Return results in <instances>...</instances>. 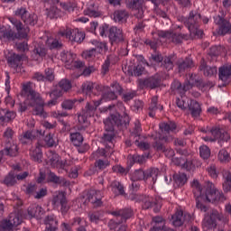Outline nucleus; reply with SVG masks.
Segmentation results:
<instances>
[{"label": "nucleus", "instance_id": "1", "mask_svg": "<svg viewBox=\"0 0 231 231\" xmlns=\"http://www.w3.org/2000/svg\"><path fill=\"white\" fill-rule=\"evenodd\" d=\"M191 188L196 199V208L201 212H208V207L203 203H214L225 199L223 192L216 189L212 182H207L204 186H201L199 180H193Z\"/></svg>", "mask_w": 231, "mask_h": 231}, {"label": "nucleus", "instance_id": "2", "mask_svg": "<svg viewBox=\"0 0 231 231\" xmlns=\"http://www.w3.org/2000/svg\"><path fill=\"white\" fill-rule=\"evenodd\" d=\"M129 122H131V119L127 113H124L123 116H120V114H111L103 121L105 132L101 137V143H103L106 149H113V147H115L113 141L115 140V136H116L115 127H117L119 131L127 129Z\"/></svg>", "mask_w": 231, "mask_h": 231}, {"label": "nucleus", "instance_id": "3", "mask_svg": "<svg viewBox=\"0 0 231 231\" xmlns=\"http://www.w3.org/2000/svg\"><path fill=\"white\" fill-rule=\"evenodd\" d=\"M10 23L14 26L17 32L12 29H3L0 31V39L5 41H15V39H28L30 27H25L21 20L10 17Z\"/></svg>", "mask_w": 231, "mask_h": 231}, {"label": "nucleus", "instance_id": "4", "mask_svg": "<svg viewBox=\"0 0 231 231\" xmlns=\"http://www.w3.org/2000/svg\"><path fill=\"white\" fill-rule=\"evenodd\" d=\"M23 91L27 97L28 106L34 107L33 115L42 116V115H44V106H46V103H44V99L41 94L32 88V83L23 85Z\"/></svg>", "mask_w": 231, "mask_h": 231}, {"label": "nucleus", "instance_id": "5", "mask_svg": "<svg viewBox=\"0 0 231 231\" xmlns=\"http://www.w3.org/2000/svg\"><path fill=\"white\" fill-rule=\"evenodd\" d=\"M131 201H135V203H143L142 207L143 210H149L150 208L153 209L155 214H158L162 210V199L160 197H152L150 195L143 194H131Z\"/></svg>", "mask_w": 231, "mask_h": 231}, {"label": "nucleus", "instance_id": "6", "mask_svg": "<svg viewBox=\"0 0 231 231\" xmlns=\"http://www.w3.org/2000/svg\"><path fill=\"white\" fill-rule=\"evenodd\" d=\"M200 133L207 134L202 137L204 142H228L230 140V134H228L225 130L217 126H204L200 128Z\"/></svg>", "mask_w": 231, "mask_h": 231}, {"label": "nucleus", "instance_id": "7", "mask_svg": "<svg viewBox=\"0 0 231 231\" xmlns=\"http://www.w3.org/2000/svg\"><path fill=\"white\" fill-rule=\"evenodd\" d=\"M14 15L23 21L25 28H28V26H35L39 21L37 14L30 13L26 7H18L14 11Z\"/></svg>", "mask_w": 231, "mask_h": 231}, {"label": "nucleus", "instance_id": "8", "mask_svg": "<svg viewBox=\"0 0 231 231\" xmlns=\"http://www.w3.org/2000/svg\"><path fill=\"white\" fill-rule=\"evenodd\" d=\"M58 34L60 35V37L69 39L72 44L73 42L81 44L84 39H86V33L80 32L79 29L67 28L66 30L60 31Z\"/></svg>", "mask_w": 231, "mask_h": 231}, {"label": "nucleus", "instance_id": "9", "mask_svg": "<svg viewBox=\"0 0 231 231\" xmlns=\"http://www.w3.org/2000/svg\"><path fill=\"white\" fill-rule=\"evenodd\" d=\"M158 37L166 39V41L173 42V44H181L183 41H189V34H177L172 31H159Z\"/></svg>", "mask_w": 231, "mask_h": 231}, {"label": "nucleus", "instance_id": "10", "mask_svg": "<svg viewBox=\"0 0 231 231\" xmlns=\"http://www.w3.org/2000/svg\"><path fill=\"white\" fill-rule=\"evenodd\" d=\"M108 41L111 46H115V44H124V42H125L124 30L116 26L110 27L108 29Z\"/></svg>", "mask_w": 231, "mask_h": 231}, {"label": "nucleus", "instance_id": "11", "mask_svg": "<svg viewBox=\"0 0 231 231\" xmlns=\"http://www.w3.org/2000/svg\"><path fill=\"white\" fill-rule=\"evenodd\" d=\"M199 23H201V14L196 11H191L189 16L183 20L184 25L189 32H196L199 28Z\"/></svg>", "mask_w": 231, "mask_h": 231}, {"label": "nucleus", "instance_id": "12", "mask_svg": "<svg viewBox=\"0 0 231 231\" xmlns=\"http://www.w3.org/2000/svg\"><path fill=\"white\" fill-rule=\"evenodd\" d=\"M215 23L217 24L218 35H226V33H231V23L228 20L225 19V14L222 12V15H217L214 17Z\"/></svg>", "mask_w": 231, "mask_h": 231}, {"label": "nucleus", "instance_id": "13", "mask_svg": "<svg viewBox=\"0 0 231 231\" xmlns=\"http://www.w3.org/2000/svg\"><path fill=\"white\" fill-rule=\"evenodd\" d=\"M96 112L97 106L91 104V102H88L85 108L78 115V120L79 124H86V122H88V118L95 116Z\"/></svg>", "mask_w": 231, "mask_h": 231}, {"label": "nucleus", "instance_id": "14", "mask_svg": "<svg viewBox=\"0 0 231 231\" xmlns=\"http://www.w3.org/2000/svg\"><path fill=\"white\" fill-rule=\"evenodd\" d=\"M225 216L219 213L217 209H211L206 217V223L209 228H216L217 226V221H224Z\"/></svg>", "mask_w": 231, "mask_h": 231}, {"label": "nucleus", "instance_id": "15", "mask_svg": "<svg viewBox=\"0 0 231 231\" xmlns=\"http://www.w3.org/2000/svg\"><path fill=\"white\" fill-rule=\"evenodd\" d=\"M218 79L223 82V86H228L231 82V64H225L218 68Z\"/></svg>", "mask_w": 231, "mask_h": 231}, {"label": "nucleus", "instance_id": "16", "mask_svg": "<svg viewBox=\"0 0 231 231\" xmlns=\"http://www.w3.org/2000/svg\"><path fill=\"white\" fill-rule=\"evenodd\" d=\"M50 96L51 100L46 103L47 107H53V106H57L59 104V98L63 97L64 92L58 87L55 86L53 89L47 93Z\"/></svg>", "mask_w": 231, "mask_h": 231}, {"label": "nucleus", "instance_id": "17", "mask_svg": "<svg viewBox=\"0 0 231 231\" xmlns=\"http://www.w3.org/2000/svg\"><path fill=\"white\" fill-rule=\"evenodd\" d=\"M179 73H185L189 69L194 68V60L190 57L185 59H179L176 62Z\"/></svg>", "mask_w": 231, "mask_h": 231}, {"label": "nucleus", "instance_id": "18", "mask_svg": "<svg viewBox=\"0 0 231 231\" xmlns=\"http://www.w3.org/2000/svg\"><path fill=\"white\" fill-rule=\"evenodd\" d=\"M161 84L162 78H160V75L158 74H155L141 81V86H143V88H149L150 89H156V88H160Z\"/></svg>", "mask_w": 231, "mask_h": 231}, {"label": "nucleus", "instance_id": "19", "mask_svg": "<svg viewBox=\"0 0 231 231\" xmlns=\"http://www.w3.org/2000/svg\"><path fill=\"white\" fill-rule=\"evenodd\" d=\"M102 191L97 189H91L87 194V199L89 203H92L95 207H100L102 205Z\"/></svg>", "mask_w": 231, "mask_h": 231}, {"label": "nucleus", "instance_id": "20", "mask_svg": "<svg viewBox=\"0 0 231 231\" xmlns=\"http://www.w3.org/2000/svg\"><path fill=\"white\" fill-rule=\"evenodd\" d=\"M44 231H59V220L55 215H48L44 219Z\"/></svg>", "mask_w": 231, "mask_h": 231}, {"label": "nucleus", "instance_id": "21", "mask_svg": "<svg viewBox=\"0 0 231 231\" xmlns=\"http://www.w3.org/2000/svg\"><path fill=\"white\" fill-rule=\"evenodd\" d=\"M48 54V49L44 45H37L34 47L31 53L32 60H42Z\"/></svg>", "mask_w": 231, "mask_h": 231}, {"label": "nucleus", "instance_id": "22", "mask_svg": "<svg viewBox=\"0 0 231 231\" xmlns=\"http://www.w3.org/2000/svg\"><path fill=\"white\" fill-rule=\"evenodd\" d=\"M36 134L39 136H45L44 142L47 147H53L57 145V142H55L54 134L50 133L48 130H37Z\"/></svg>", "mask_w": 231, "mask_h": 231}, {"label": "nucleus", "instance_id": "23", "mask_svg": "<svg viewBox=\"0 0 231 231\" xmlns=\"http://www.w3.org/2000/svg\"><path fill=\"white\" fill-rule=\"evenodd\" d=\"M171 91H173V93H179V95H185V93H187V91L190 89V85H189L188 83H184L182 86L181 82H180L179 80H174L171 83Z\"/></svg>", "mask_w": 231, "mask_h": 231}, {"label": "nucleus", "instance_id": "24", "mask_svg": "<svg viewBox=\"0 0 231 231\" xmlns=\"http://www.w3.org/2000/svg\"><path fill=\"white\" fill-rule=\"evenodd\" d=\"M112 216H115L116 217H117V219L124 223V221L129 219L130 217H133L134 212L132 208H127L118 211L112 212Z\"/></svg>", "mask_w": 231, "mask_h": 231}, {"label": "nucleus", "instance_id": "25", "mask_svg": "<svg viewBox=\"0 0 231 231\" xmlns=\"http://www.w3.org/2000/svg\"><path fill=\"white\" fill-rule=\"evenodd\" d=\"M28 216L30 217H36V219H41L42 216L44 215V210L39 205H32L27 209Z\"/></svg>", "mask_w": 231, "mask_h": 231}, {"label": "nucleus", "instance_id": "26", "mask_svg": "<svg viewBox=\"0 0 231 231\" xmlns=\"http://www.w3.org/2000/svg\"><path fill=\"white\" fill-rule=\"evenodd\" d=\"M199 71H203L205 77H214L217 75V67L208 66L205 60H202L199 68Z\"/></svg>", "mask_w": 231, "mask_h": 231}, {"label": "nucleus", "instance_id": "27", "mask_svg": "<svg viewBox=\"0 0 231 231\" xmlns=\"http://www.w3.org/2000/svg\"><path fill=\"white\" fill-rule=\"evenodd\" d=\"M15 118V114L14 111L8 109L0 108V122L1 124H8Z\"/></svg>", "mask_w": 231, "mask_h": 231}, {"label": "nucleus", "instance_id": "28", "mask_svg": "<svg viewBox=\"0 0 231 231\" xmlns=\"http://www.w3.org/2000/svg\"><path fill=\"white\" fill-rule=\"evenodd\" d=\"M110 189L112 192L116 194V196H124L125 198L127 196V194H125V190L124 189V184L118 180H113L110 183Z\"/></svg>", "mask_w": 231, "mask_h": 231}, {"label": "nucleus", "instance_id": "29", "mask_svg": "<svg viewBox=\"0 0 231 231\" xmlns=\"http://www.w3.org/2000/svg\"><path fill=\"white\" fill-rule=\"evenodd\" d=\"M161 68H162L164 71L174 69V55L164 56L161 63Z\"/></svg>", "mask_w": 231, "mask_h": 231}, {"label": "nucleus", "instance_id": "30", "mask_svg": "<svg viewBox=\"0 0 231 231\" xmlns=\"http://www.w3.org/2000/svg\"><path fill=\"white\" fill-rule=\"evenodd\" d=\"M153 226L150 231H165V220L162 217L157 216L152 217Z\"/></svg>", "mask_w": 231, "mask_h": 231}, {"label": "nucleus", "instance_id": "31", "mask_svg": "<svg viewBox=\"0 0 231 231\" xmlns=\"http://www.w3.org/2000/svg\"><path fill=\"white\" fill-rule=\"evenodd\" d=\"M23 60V55L9 52L7 55V62L11 68H19V64Z\"/></svg>", "mask_w": 231, "mask_h": 231}, {"label": "nucleus", "instance_id": "32", "mask_svg": "<svg viewBox=\"0 0 231 231\" xmlns=\"http://www.w3.org/2000/svg\"><path fill=\"white\" fill-rule=\"evenodd\" d=\"M109 153L113 154V152H111L110 149H97L96 152H92L90 155V160H95L97 162V160H102V158H107Z\"/></svg>", "mask_w": 231, "mask_h": 231}, {"label": "nucleus", "instance_id": "33", "mask_svg": "<svg viewBox=\"0 0 231 231\" xmlns=\"http://www.w3.org/2000/svg\"><path fill=\"white\" fill-rule=\"evenodd\" d=\"M147 158H149V154H143V155L134 154V155H129L127 160L130 165H134V163H139L140 165H142L143 163H145V162L147 161Z\"/></svg>", "mask_w": 231, "mask_h": 231}, {"label": "nucleus", "instance_id": "34", "mask_svg": "<svg viewBox=\"0 0 231 231\" xmlns=\"http://www.w3.org/2000/svg\"><path fill=\"white\" fill-rule=\"evenodd\" d=\"M35 138H37V135H35L34 132L30 131V130L23 132L19 136V140H20L21 143H23V145H26V143H30V142H33V140H35Z\"/></svg>", "mask_w": 231, "mask_h": 231}, {"label": "nucleus", "instance_id": "35", "mask_svg": "<svg viewBox=\"0 0 231 231\" xmlns=\"http://www.w3.org/2000/svg\"><path fill=\"white\" fill-rule=\"evenodd\" d=\"M158 174H160V170L157 168L147 170L144 171V181H147V180H152V183L154 185L158 180Z\"/></svg>", "mask_w": 231, "mask_h": 231}, {"label": "nucleus", "instance_id": "36", "mask_svg": "<svg viewBox=\"0 0 231 231\" xmlns=\"http://www.w3.org/2000/svg\"><path fill=\"white\" fill-rule=\"evenodd\" d=\"M189 109L191 113V116L194 118H198L201 115V105L198 103L196 100H190L189 104H188Z\"/></svg>", "mask_w": 231, "mask_h": 231}, {"label": "nucleus", "instance_id": "37", "mask_svg": "<svg viewBox=\"0 0 231 231\" xmlns=\"http://www.w3.org/2000/svg\"><path fill=\"white\" fill-rule=\"evenodd\" d=\"M129 13L126 10H116L114 12V21L116 23H126Z\"/></svg>", "mask_w": 231, "mask_h": 231}, {"label": "nucleus", "instance_id": "38", "mask_svg": "<svg viewBox=\"0 0 231 231\" xmlns=\"http://www.w3.org/2000/svg\"><path fill=\"white\" fill-rule=\"evenodd\" d=\"M30 156L33 162H37V163L42 162V150H41L39 143H37L35 149L30 152Z\"/></svg>", "mask_w": 231, "mask_h": 231}, {"label": "nucleus", "instance_id": "39", "mask_svg": "<svg viewBox=\"0 0 231 231\" xmlns=\"http://www.w3.org/2000/svg\"><path fill=\"white\" fill-rule=\"evenodd\" d=\"M173 181L175 187H183V185L189 181V178H187V174L185 173H175L173 175Z\"/></svg>", "mask_w": 231, "mask_h": 231}, {"label": "nucleus", "instance_id": "40", "mask_svg": "<svg viewBox=\"0 0 231 231\" xmlns=\"http://www.w3.org/2000/svg\"><path fill=\"white\" fill-rule=\"evenodd\" d=\"M160 129L162 130V133H166L169 134L170 133H174L176 131V123L172 121H169L167 123H161L159 125Z\"/></svg>", "mask_w": 231, "mask_h": 231}, {"label": "nucleus", "instance_id": "41", "mask_svg": "<svg viewBox=\"0 0 231 231\" xmlns=\"http://www.w3.org/2000/svg\"><path fill=\"white\" fill-rule=\"evenodd\" d=\"M173 226H181L185 221V217H183L182 210H177L175 214L171 217Z\"/></svg>", "mask_w": 231, "mask_h": 231}, {"label": "nucleus", "instance_id": "42", "mask_svg": "<svg viewBox=\"0 0 231 231\" xmlns=\"http://www.w3.org/2000/svg\"><path fill=\"white\" fill-rule=\"evenodd\" d=\"M66 201V195L62 191L58 192L57 194L53 195L51 199L52 207L57 208L59 205H61Z\"/></svg>", "mask_w": 231, "mask_h": 231}, {"label": "nucleus", "instance_id": "43", "mask_svg": "<svg viewBox=\"0 0 231 231\" xmlns=\"http://www.w3.org/2000/svg\"><path fill=\"white\" fill-rule=\"evenodd\" d=\"M69 137L70 142L75 145V147H80V145H82V142H84V136H82V134L79 132L71 133Z\"/></svg>", "mask_w": 231, "mask_h": 231}, {"label": "nucleus", "instance_id": "44", "mask_svg": "<svg viewBox=\"0 0 231 231\" xmlns=\"http://www.w3.org/2000/svg\"><path fill=\"white\" fill-rule=\"evenodd\" d=\"M48 158L51 167L59 169L61 161H60V157L57 154V152H51V151L49 152Z\"/></svg>", "mask_w": 231, "mask_h": 231}, {"label": "nucleus", "instance_id": "45", "mask_svg": "<svg viewBox=\"0 0 231 231\" xmlns=\"http://www.w3.org/2000/svg\"><path fill=\"white\" fill-rule=\"evenodd\" d=\"M83 100L84 99L79 100L77 98L65 99L61 103V107H62V109H65L66 111H71V109H75V104H77V102H82Z\"/></svg>", "mask_w": 231, "mask_h": 231}, {"label": "nucleus", "instance_id": "46", "mask_svg": "<svg viewBox=\"0 0 231 231\" xmlns=\"http://www.w3.org/2000/svg\"><path fill=\"white\" fill-rule=\"evenodd\" d=\"M49 181H51V183H55L56 185H69V182L66 180V179L60 178L53 172H50Z\"/></svg>", "mask_w": 231, "mask_h": 231}, {"label": "nucleus", "instance_id": "47", "mask_svg": "<svg viewBox=\"0 0 231 231\" xmlns=\"http://www.w3.org/2000/svg\"><path fill=\"white\" fill-rule=\"evenodd\" d=\"M156 111H158V96L152 97L148 112L149 116L154 118L156 116Z\"/></svg>", "mask_w": 231, "mask_h": 231}, {"label": "nucleus", "instance_id": "48", "mask_svg": "<svg viewBox=\"0 0 231 231\" xmlns=\"http://www.w3.org/2000/svg\"><path fill=\"white\" fill-rule=\"evenodd\" d=\"M223 178L225 180L223 183V189L225 192H230L231 190V173L230 171H224Z\"/></svg>", "mask_w": 231, "mask_h": 231}, {"label": "nucleus", "instance_id": "49", "mask_svg": "<svg viewBox=\"0 0 231 231\" xmlns=\"http://www.w3.org/2000/svg\"><path fill=\"white\" fill-rule=\"evenodd\" d=\"M131 136H134V138H140V136H142V123H140V120L138 119L134 122Z\"/></svg>", "mask_w": 231, "mask_h": 231}, {"label": "nucleus", "instance_id": "50", "mask_svg": "<svg viewBox=\"0 0 231 231\" xmlns=\"http://www.w3.org/2000/svg\"><path fill=\"white\" fill-rule=\"evenodd\" d=\"M95 46L94 50L97 51V55L100 53H107L109 51V47L107 46V42H95Z\"/></svg>", "mask_w": 231, "mask_h": 231}, {"label": "nucleus", "instance_id": "51", "mask_svg": "<svg viewBox=\"0 0 231 231\" xmlns=\"http://www.w3.org/2000/svg\"><path fill=\"white\" fill-rule=\"evenodd\" d=\"M217 160L220 162V163H230V153H228L226 150L222 149L218 152Z\"/></svg>", "mask_w": 231, "mask_h": 231}, {"label": "nucleus", "instance_id": "52", "mask_svg": "<svg viewBox=\"0 0 231 231\" xmlns=\"http://www.w3.org/2000/svg\"><path fill=\"white\" fill-rule=\"evenodd\" d=\"M56 86H58L63 93H68L72 88L71 81L66 79H61Z\"/></svg>", "mask_w": 231, "mask_h": 231}, {"label": "nucleus", "instance_id": "53", "mask_svg": "<svg viewBox=\"0 0 231 231\" xmlns=\"http://www.w3.org/2000/svg\"><path fill=\"white\" fill-rule=\"evenodd\" d=\"M85 15H88V17H100L101 14L98 11V7H95V5H90L88 9L84 11Z\"/></svg>", "mask_w": 231, "mask_h": 231}, {"label": "nucleus", "instance_id": "54", "mask_svg": "<svg viewBox=\"0 0 231 231\" xmlns=\"http://www.w3.org/2000/svg\"><path fill=\"white\" fill-rule=\"evenodd\" d=\"M4 183L7 187H13V185H15V183H17V180L15 179V171L9 172L8 175H6L4 179Z\"/></svg>", "mask_w": 231, "mask_h": 231}, {"label": "nucleus", "instance_id": "55", "mask_svg": "<svg viewBox=\"0 0 231 231\" xmlns=\"http://www.w3.org/2000/svg\"><path fill=\"white\" fill-rule=\"evenodd\" d=\"M60 58L62 62H65V64H71L73 60H75V56L70 51H62L60 53Z\"/></svg>", "mask_w": 231, "mask_h": 231}, {"label": "nucleus", "instance_id": "56", "mask_svg": "<svg viewBox=\"0 0 231 231\" xmlns=\"http://www.w3.org/2000/svg\"><path fill=\"white\" fill-rule=\"evenodd\" d=\"M9 222H11L12 226L15 228L23 223V217H21L19 214L11 213L9 216Z\"/></svg>", "mask_w": 231, "mask_h": 231}, {"label": "nucleus", "instance_id": "57", "mask_svg": "<svg viewBox=\"0 0 231 231\" xmlns=\"http://www.w3.org/2000/svg\"><path fill=\"white\" fill-rule=\"evenodd\" d=\"M189 86H196L197 88L204 87L203 80L198 79V76L196 74H191L189 79Z\"/></svg>", "mask_w": 231, "mask_h": 231}, {"label": "nucleus", "instance_id": "58", "mask_svg": "<svg viewBox=\"0 0 231 231\" xmlns=\"http://www.w3.org/2000/svg\"><path fill=\"white\" fill-rule=\"evenodd\" d=\"M109 165H111V162H109V160H102V159L96 161L94 163V166L97 171H106V168L109 167Z\"/></svg>", "mask_w": 231, "mask_h": 231}, {"label": "nucleus", "instance_id": "59", "mask_svg": "<svg viewBox=\"0 0 231 231\" xmlns=\"http://www.w3.org/2000/svg\"><path fill=\"white\" fill-rule=\"evenodd\" d=\"M143 180L145 181V171L143 170H136L131 176L132 181H142Z\"/></svg>", "mask_w": 231, "mask_h": 231}, {"label": "nucleus", "instance_id": "60", "mask_svg": "<svg viewBox=\"0 0 231 231\" xmlns=\"http://www.w3.org/2000/svg\"><path fill=\"white\" fill-rule=\"evenodd\" d=\"M81 89L85 95H91L93 89H95V83L85 81L81 86Z\"/></svg>", "mask_w": 231, "mask_h": 231}, {"label": "nucleus", "instance_id": "61", "mask_svg": "<svg viewBox=\"0 0 231 231\" xmlns=\"http://www.w3.org/2000/svg\"><path fill=\"white\" fill-rule=\"evenodd\" d=\"M46 45L48 48H50V50H57L59 48H62V42L53 38H49L46 42Z\"/></svg>", "mask_w": 231, "mask_h": 231}, {"label": "nucleus", "instance_id": "62", "mask_svg": "<svg viewBox=\"0 0 231 231\" xmlns=\"http://www.w3.org/2000/svg\"><path fill=\"white\" fill-rule=\"evenodd\" d=\"M19 148L17 144H11L10 146H6L4 150L5 154L7 156H16L18 154Z\"/></svg>", "mask_w": 231, "mask_h": 231}, {"label": "nucleus", "instance_id": "63", "mask_svg": "<svg viewBox=\"0 0 231 231\" xmlns=\"http://www.w3.org/2000/svg\"><path fill=\"white\" fill-rule=\"evenodd\" d=\"M44 80L47 82H53V80H55V72L53 71V69L51 68L45 69Z\"/></svg>", "mask_w": 231, "mask_h": 231}, {"label": "nucleus", "instance_id": "64", "mask_svg": "<svg viewBox=\"0 0 231 231\" xmlns=\"http://www.w3.org/2000/svg\"><path fill=\"white\" fill-rule=\"evenodd\" d=\"M14 228L10 220H4L0 224V231H14Z\"/></svg>", "mask_w": 231, "mask_h": 231}]
</instances>
